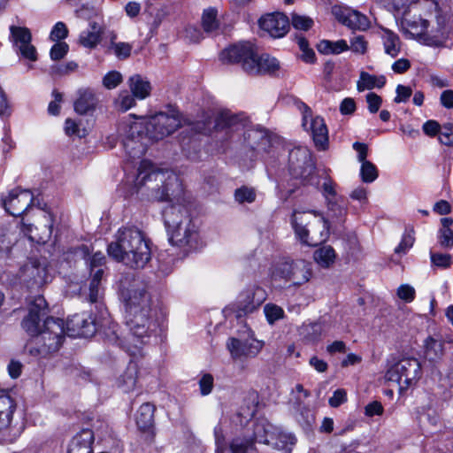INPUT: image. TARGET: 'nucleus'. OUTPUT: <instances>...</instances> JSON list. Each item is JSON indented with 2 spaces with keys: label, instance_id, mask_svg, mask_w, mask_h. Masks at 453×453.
<instances>
[{
  "label": "nucleus",
  "instance_id": "obj_1",
  "mask_svg": "<svg viewBox=\"0 0 453 453\" xmlns=\"http://www.w3.org/2000/svg\"><path fill=\"white\" fill-rule=\"evenodd\" d=\"M134 186L139 191L146 188L150 196L159 201H170L163 211L166 232L179 228L182 224L192 220L187 206L182 203L184 190L178 176L169 170L155 167L150 161L142 160L137 169Z\"/></svg>",
  "mask_w": 453,
  "mask_h": 453
},
{
  "label": "nucleus",
  "instance_id": "obj_58",
  "mask_svg": "<svg viewBox=\"0 0 453 453\" xmlns=\"http://www.w3.org/2000/svg\"><path fill=\"white\" fill-rule=\"evenodd\" d=\"M395 92L396 96L395 97L394 102L396 104L407 102L412 95V89L410 87L401 84L397 85Z\"/></svg>",
  "mask_w": 453,
  "mask_h": 453
},
{
  "label": "nucleus",
  "instance_id": "obj_11",
  "mask_svg": "<svg viewBox=\"0 0 453 453\" xmlns=\"http://www.w3.org/2000/svg\"><path fill=\"white\" fill-rule=\"evenodd\" d=\"M421 376V365L416 358H403L392 365L385 374V379L395 383L400 390L407 389L415 384Z\"/></svg>",
  "mask_w": 453,
  "mask_h": 453
},
{
  "label": "nucleus",
  "instance_id": "obj_25",
  "mask_svg": "<svg viewBox=\"0 0 453 453\" xmlns=\"http://www.w3.org/2000/svg\"><path fill=\"white\" fill-rule=\"evenodd\" d=\"M20 277L32 287H41L50 279L46 265L35 260L23 266Z\"/></svg>",
  "mask_w": 453,
  "mask_h": 453
},
{
  "label": "nucleus",
  "instance_id": "obj_59",
  "mask_svg": "<svg viewBox=\"0 0 453 453\" xmlns=\"http://www.w3.org/2000/svg\"><path fill=\"white\" fill-rule=\"evenodd\" d=\"M397 296L400 299L410 303L415 298V289L408 284L401 285L397 289Z\"/></svg>",
  "mask_w": 453,
  "mask_h": 453
},
{
  "label": "nucleus",
  "instance_id": "obj_63",
  "mask_svg": "<svg viewBox=\"0 0 453 453\" xmlns=\"http://www.w3.org/2000/svg\"><path fill=\"white\" fill-rule=\"evenodd\" d=\"M366 102L368 104L369 111L375 113L379 111L382 103V99L377 94L370 92L366 95Z\"/></svg>",
  "mask_w": 453,
  "mask_h": 453
},
{
  "label": "nucleus",
  "instance_id": "obj_28",
  "mask_svg": "<svg viewBox=\"0 0 453 453\" xmlns=\"http://www.w3.org/2000/svg\"><path fill=\"white\" fill-rule=\"evenodd\" d=\"M43 217L46 224H44L41 228L37 226H34L33 224L22 223L21 232L27 235L31 242L45 243L50 240L52 234V224L50 223L49 216L44 214Z\"/></svg>",
  "mask_w": 453,
  "mask_h": 453
},
{
  "label": "nucleus",
  "instance_id": "obj_7",
  "mask_svg": "<svg viewBox=\"0 0 453 453\" xmlns=\"http://www.w3.org/2000/svg\"><path fill=\"white\" fill-rule=\"evenodd\" d=\"M119 134L123 146L131 157H140L150 144L145 119L123 120L119 125Z\"/></svg>",
  "mask_w": 453,
  "mask_h": 453
},
{
  "label": "nucleus",
  "instance_id": "obj_4",
  "mask_svg": "<svg viewBox=\"0 0 453 453\" xmlns=\"http://www.w3.org/2000/svg\"><path fill=\"white\" fill-rule=\"evenodd\" d=\"M249 124L250 120L243 113L234 114L230 111H222L216 118L215 128L226 130L231 134L243 131V148L251 152L250 157L252 159L262 153L268 152L271 137L265 129L249 127Z\"/></svg>",
  "mask_w": 453,
  "mask_h": 453
},
{
  "label": "nucleus",
  "instance_id": "obj_35",
  "mask_svg": "<svg viewBox=\"0 0 453 453\" xmlns=\"http://www.w3.org/2000/svg\"><path fill=\"white\" fill-rule=\"evenodd\" d=\"M326 332V325L321 321L303 324L300 328V335L307 342H317Z\"/></svg>",
  "mask_w": 453,
  "mask_h": 453
},
{
  "label": "nucleus",
  "instance_id": "obj_19",
  "mask_svg": "<svg viewBox=\"0 0 453 453\" xmlns=\"http://www.w3.org/2000/svg\"><path fill=\"white\" fill-rule=\"evenodd\" d=\"M105 257L101 251L95 252L89 258L91 279L88 285L87 299L92 303H98L103 296L102 279L104 270L102 265Z\"/></svg>",
  "mask_w": 453,
  "mask_h": 453
},
{
  "label": "nucleus",
  "instance_id": "obj_14",
  "mask_svg": "<svg viewBox=\"0 0 453 453\" xmlns=\"http://www.w3.org/2000/svg\"><path fill=\"white\" fill-rule=\"evenodd\" d=\"M298 109L302 113V125L306 130H310L316 148L325 150L328 147V131L325 120L320 116H313L311 109L304 103L298 104Z\"/></svg>",
  "mask_w": 453,
  "mask_h": 453
},
{
  "label": "nucleus",
  "instance_id": "obj_2",
  "mask_svg": "<svg viewBox=\"0 0 453 453\" xmlns=\"http://www.w3.org/2000/svg\"><path fill=\"white\" fill-rule=\"evenodd\" d=\"M49 312L46 300L42 296L35 297L29 304L28 314L22 320V327L31 336H39V348H31L30 354L45 357L56 352L65 339L64 320L47 317Z\"/></svg>",
  "mask_w": 453,
  "mask_h": 453
},
{
  "label": "nucleus",
  "instance_id": "obj_32",
  "mask_svg": "<svg viewBox=\"0 0 453 453\" xmlns=\"http://www.w3.org/2000/svg\"><path fill=\"white\" fill-rule=\"evenodd\" d=\"M127 84L131 94H133V96L138 100H143L150 95L152 89L150 82L147 78L142 77L140 74H134L130 76L128 78Z\"/></svg>",
  "mask_w": 453,
  "mask_h": 453
},
{
  "label": "nucleus",
  "instance_id": "obj_60",
  "mask_svg": "<svg viewBox=\"0 0 453 453\" xmlns=\"http://www.w3.org/2000/svg\"><path fill=\"white\" fill-rule=\"evenodd\" d=\"M200 391L203 395H209L213 388V377L210 373H205L199 380Z\"/></svg>",
  "mask_w": 453,
  "mask_h": 453
},
{
  "label": "nucleus",
  "instance_id": "obj_24",
  "mask_svg": "<svg viewBox=\"0 0 453 453\" xmlns=\"http://www.w3.org/2000/svg\"><path fill=\"white\" fill-rule=\"evenodd\" d=\"M259 26L262 30L268 33L273 38L284 36L289 28V20L282 13L266 14L259 19Z\"/></svg>",
  "mask_w": 453,
  "mask_h": 453
},
{
  "label": "nucleus",
  "instance_id": "obj_16",
  "mask_svg": "<svg viewBox=\"0 0 453 453\" xmlns=\"http://www.w3.org/2000/svg\"><path fill=\"white\" fill-rule=\"evenodd\" d=\"M145 124L150 143L173 133L180 126V120L175 115L159 112L145 119Z\"/></svg>",
  "mask_w": 453,
  "mask_h": 453
},
{
  "label": "nucleus",
  "instance_id": "obj_43",
  "mask_svg": "<svg viewBox=\"0 0 453 453\" xmlns=\"http://www.w3.org/2000/svg\"><path fill=\"white\" fill-rule=\"evenodd\" d=\"M135 97L127 90L121 91L114 101L115 108L120 111H127L135 105Z\"/></svg>",
  "mask_w": 453,
  "mask_h": 453
},
{
  "label": "nucleus",
  "instance_id": "obj_51",
  "mask_svg": "<svg viewBox=\"0 0 453 453\" xmlns=\"http://www.w3.org/2000/svg\"><path fill=\"white\" fill-rule=\"evenodd\" d=\"M236 201L239 203H252L255 201L256 193L252 188L242 187L236 189L234 194Z\"/></svg>",
  "mask_w": 453,
  "mask_h": 453
},
{
  "label": "nucleus",
  "instance_id": "obj_33",
  "mask_svg": "<svg viewBox=\"0 0 453 453\" xmlns=\"http://www.w3.org/2000/svg\"><path fill=\"white\" fill-rule=\"evenodd\" d=\"M296 442V438L290 433H285L280 428H277L273 439L270 441L269 445L273 449L282 451L283 453H291L294 445Z\"/></svg>",
  "mask_w": 453,
  "mask_h": 453
},
{
  "label": "nucleus",
  "instance_id": "obj_61",
  "mask_svg": "<svg viewBox=\"0 0 453 453\" xmlns=\"http://www.w3.org/2000/svg\"><path fill=\"white\" fill-rule=\"evenodd\" d=\"M353 52L358 54H364L367 49V42L361 35L355 36L350 41V47H349Z\"/></svg>",
  "mask_w": 453,
  "mask_h": 453
},
{
  "label": "nucleus",
  "instance_id": "obj_44",
  "mask_svg": "<svg viewBox=\"0 0 453 453\" xmlns=\"http://www.w3.org/2000/svg\"><path fill=\"white\" fill-rule=\"evenodd\" d=\"M360 175L364 182L371 183L378 178V170L372 162H363L361 163Z\"/></svg>",
  "mask_w": 453,
  "mask_h": 453
},
{
  "label": "nucleus",
  "instance_id": "obj_17",
  "mask_svg": "<svg viewBox=\"0 0 453 453\" xmlns=\"http://www.w3.org/2000/svg\"><path fill=\"white\" fill-rule=\"evenodd\" d=\"M256 49L250 42H240L224 49L219 58L224 64L239 65L248 73L247 67L252 65Z\"/></svg>",
  "mask_w": 453,
  "mask_h": 453
},
{
  "label": "nucleus",
  "instance_id": "obj_55",
  "mask_svg": "<svg viewBox=\"0 0 453 453\" xmlns=\"http://www.w3.org/2000/svg\"><path fill=\"white\" fill-rule=\"evenodd\" d=\"M69 46L66 42H57L50 49V58L55 61L60 60L67 54Z\"/></svg>",
  "mask_w": 453,
  "mask_h": 453
},
{
  "label": "nucleus",
  "instance_id": "obj_40",
  "mask_svg": "<svg viewBox=\"0 0 453 453\" xmlns=\"http://www.w3.org/2000/svg\"><path fill=\"white\" fill-rule=\"evenodd\" d=\"M443 354V343L441 341L429 337L425 344V356L432 362L441 358Z\"/></svg>",
  "mask_w": 453,
  "mask_h": 453
},
{
  "label": "nucleus",
  "instance_id": "obj_46",
  "mask_svg": "<svg viewBox=\"0 0 453 453\" xmlns=\"http://www.w3.org/2000/svg\"><path fill=\"white\" fill-rule=\"evenodd\" d=\"M430 258L433 265L439 268H449L452 264V257L449 254L430 251Z\"/></svg>",
  "mask_w": 453,
  "mask_h": 453
},
{
  "label": "nucleus",
  "instance_id": "obj_41",
  "mask_svg": "<svg viewBox=\"0 0 453 453\" xmlns=\"http://www.w3.org/2000/svg\"><path fill=\"white\" fill-rule=\"evenodd\" d=\"M315 261L322 267H329L335 260V251L331 246H323L314 252Z\"/></svg>",
  "mask_w": 453,
  "mask_h": 453
},
{
  "label": "nucleus",
  "instance_id": "obj_6",
  "mask_svg": "<svg viewBox=\"0 0 453 453\" xmlns=\"http://www.w3.org/2000/svg\"><path fill=\"white\" fill-rule=\"evenodd\" d=\"M291 225L297 239L309 246L322 243L329 236V223L317 211L295 210L291 216Z\"/></svg>",
  "mask_w": 453,
  "mask_h": 453
},
{
  "label": "nucleus",
  "instance_id": "obj_30",
  "mask_svg": "<svg viewBox=\"0 0 453 453\" xmlns=\"http://www.w3.org/2000/svg\"><path fill=\"white\" fill-rule=\"evenodd\" d=\"M104 28L96 21L89 23L88 29L82 31L79 36V42L85 48L94 49L102 40Z\"/></svg>",
  "mask_w": 453,
  "mask_h": 453
},
{
  "label": "nucleus",
  "instance_id": "obj_47",
  "mask_svg": "<svg viewBox=\"0 0 453 453\" xmlns=\"http://www.w3.org/2000/svg\"><path fill=\"white\" fill-rule=\"evenodd\" d=\"M297 44L303 52L301 58L306 63H313L315 60V52L309 47V43L304 37H297Z\"/></svg>",
  "mask_w": 453,
  "mask_h": 453
},
{
  "label": "nucleus",
  "instance_id": "obj_36",
  "mask_svg": "<svg viewBox=\"0 0 453 453\" xmlns=\"http://www.w3.org/2000/svg\"><path fill=\"white\" fill-rule=\"evenodd\" d=\"M155 408L149 403H142L136 413V424L141 430H148L154 423Z\"/></svg>",
  "mask_w": 453,
  "mask_h": 453
},
{
  "label": "nucleus",
  "instance_id": "obj_54",
  "mask_svg": "<svg viewBox=\"0 0 453 453\" xmlns=\"http://www.w3.org/2000/svg\"><path fill=\"white\" fill-rule=\"evenodd\" d=\"M68 35V29L64 22H57L53 27L50 38L53 42H58L66 38Z\"/></svg>",
  "mask_w": 453,
  "mask_h": 453
},
{
  "label": "nucleus",
  "instance_id": "obj_26",
  "mask_svg": "<svg viewBox=\"0 0 453 453\" xmlns=\"http://www.w3.org/2000/svg\"><path fill=\"white\" fill-rule=\"evenodd\" d=\"M10 31L13 42L19 48L21 56L31 61H35L37 58L36 50L30 43L31 33L29 29L22 27L11 26Z\"/></svg>",
  "mask_w": 453,
  "mask_h": 453
},
{
  "label": "nucleus",
  "instance_id": "obj_20",
  "mask_svg": "<svg viewBox=\"0 0 453 453\" xmlns=\"http://www.w3.org/2000/svg\"><path fill=\"white\" fill-rule=\"evenodd\" d=\"M34 195L29 189L19 188L11 190L9 195L2 199L5 211L14 217L25 213L34 204Z\"/></svg>",
  "mask_w": 453,
  "mask_h": 453
},
{
  "label": "nucleus",
  "instance_id": "obj_45",
  "mask_svg": "<svg viewBox=\"0 0 453 453\" xmlns=\"http://www.w3.org/2000/svg\"><path fill=\"white\" fill-rule=\"evenodd\" d=\"M264 312L269 324H273L284 316L283 309L274 303L265 304L264 307Z\"/></svg>",
  "mask_w": 453,
  "mask_h": 453
},
{
  "label": "nucleus",
  "instance_id": "obj_56",
  "mask_svg": "<svg viewBox=\"0 0 453 453\" xmlns=\"http://www.w3.org/2000/svg\"><path fill=\"white\" fill-rule=\"evenodd\" d=\"M438 242L442 248L453 245V231L451 228H441L438 232Z\"/></svg>",
  "mask_w": 453,
  "mask_h": 453
},
{
  "label": "nucleus",
  "instance_id": "obj_34",
  "mask_svg": "<svg viewBox=\"0 0 453 453\" xmlns=\"http://www.w3.org/2000/svg\"><path fill=\"white\" fill-rule=\"evenodd\" d=\"M97 100L94 93L88 89L79 90V97L74 102V110L79 114H86L94 111Z\"/></svg>",
  "mask_w": 453,
  "mask_h": 453
},
{
  "label": "nucleus",
  "instance_id": "obj_15",
  "mask_svg": "<svg viewBox=\"0 0 453 453\" xmlns=\"http://www.w3.org/2000/svg\"><path fill=\"white\" fill-rule=\"evenodd\" d=\"M311 276L310 264L304 260L284 262L280 264L273 272L275 280H283L293 286H301L308 282Z\"/></svg>",
  "mask_w": 453,
  "mask_h": 453
},
{
  "label": "nucleus",
  "instance_id": "obj_37",
  "mask_svg": "<svg viewBox=\"0 0 453 453\" xmlns=\"http://www.w3.org/2000/svg\"><path fill=\"white\" fill-rule=\"evenodd\" d=\"M137 372V365L134 362H130L125 372L119 379V387L121 388L124 392H129L135 388Z\"/></svg>",
  "mask_w": 453,
  "mask_h": 453
},
{
  "label": "nucleus",
  "instance_id": "obj_12",
  "mask_svg": "<svg viewBox=\"0 0 453 453\" xmlns=\"http://www.w3.org/2000/svg\"><path fill=\"white\" fill-rule=\"evenodd\" d=\"M266 299V292L264 288L252 286L242 290L235 302L226 308V315L234 314L237 319L242 318L256 311Z\"/></svg>",
  "mask_w": 453,
  "mask_h": 453
},
{
  "label": "nucleus",
  "instance_id": "obj_62",
  "mask_svg": "<svg viewBox=\"0 0 453 453\" xmlns=\"http://www.w3.org/2000/svg\"><path fill=\"white\" fill-rule=\"evenodd\" d=\"M65 131L67 135H76L79 137L85 135V130L81 129L79 125L71 119L65 120Z\"/></svg>",
  "mask_w": 453,
  "mask_h": 453
},
{
  "label": "nucleus",
  "instance_id": "obj_9",
  "mask_svg": "<svg viewBox=\"0 0 453 453\" xmlns=\"http://www.w3.org/2000/svg\"><path fill=\"white\" fill-rule=\"evenodd\" d=\"M99 317L92 314H75L67 320L66 331L71 337H91L97 330L107 323L108 312L102 305H96Z\"/></svg>",
  "mask_w": 453,
  "mask_h": 453
},
{
  "label": "nucleus",
  "instance_id": "obj_42",
  "mask_svg": "<svg viewBox=\"0 0 453 453\" xmlns=\"http://www.w3.org/2000/svg\"><path fill=\"white\" fill-rule=\"evenodd\" d=\"M217 10L214 8H208L203 11L202 15V27L203 31L207 34H211L218 30L219 23L217 19Z\"/></svg>",
  "mask_w": 453,
  "mask_h": 453
},
{
  "label": "nucleus",
  "instance_id": "obj_18",
  "mask_svg": "<svg viewBox=\"0 0 453 453\" xmlns=\"http://www.w3.org/2000/svg\"><path fill=\"white\" fill-rule=\"evenodd\" d=\"M16 410L14 400L4 392H0V441L13 442L20 434V428L11 427V421Z\"/></svg>",
  "mask_w": 453,
  "mask_h": 453
},
{
  "label": "nucleus",
  "instance_id": "obj_39",
  "mask_svg": "<svg viewBox=\"0 0 453 453\" xmlns=\"http://www.w3.org/2000/svg\"><path fill=\"white\" fill-rule=\"evenodd\" d=\"M417 24L420 25V30L417 32L418 35L420 36L423 42L426 45L433 46V47H439L441 45V40L436 36H431L428 32L427 28L429 27V22L426 19H423L419 18L418 20H414L410 24L411 27H414Z\"/></svg>",
  "mask_w": 453,
  "mask_h": 453
},
{
  "label": "nucleus",
  "instance_id": "obj_5",
  "mask_svg": "<svg viewBox=\"0 0 453 453\" xmlns=\"http://www.w3.org/2000/svg\"><path fill=\"white\" fill-rule=\"evenodd\" d=\"M126 326L129 333L124 337L122 347L132 356L141 353L142 346L149 342L151 334L156 331L157 323L152 309L135 308L126 311Z\"/></svg>",
  "mask_w": 453,
  "mask_h": 453
},
{
  "label": "nucleus",
  "instance_id": "obj_57",
  "mask_svg": "<svg viewBox=\"0 0 453 453\" xmlns=\"http://www.w3.org/2000/svg\"><path fill=\"white\" fill-rule=\"evenodd\" d=\"M111 48L113 49L117 58L122 59L128 58L132 50V45L127 42L112 43Z\"/></svg>",
  "mask_w": 453,
  "mask_h": 453
},
{
  "label": "nucleus",
  "instance_id": "obj_13",
  "mask_svg": "<svg viewBox=\"0 0 453 453\" xmlns=\"http://www.w3.org/2000/svg\"><path fill=\"white\" fill-rule=\"evenodd\" d=\"M288 168L291 175L303 184L311 182L315 166L311 153L307 147L298 146L289 151Z\"/></svg>",
  "mask_w": 453,
  "mask_h": 453
},
{
  "label": "nucleus",
  "instance_id": "obj_8",
  "mask_svg": "<svg viewBox=\"0 0 453 453\" xmlns=\"http://www.w3.org/2000/svg\"><path fill=\"white\" fill-rule=\"evenodd\" d=\"M278 427L267 421H260L254 426V439L235 438L232 441L229 449L221 445L218 432L215 431L217 449L216 453H247L253 447L254 441L269 445Z\"/></svg>",
  "mask_w": 453,
  "mask_h": 453
},
{
  "label": "nucleus",
  "instance_id": "obj_50",
  "mask_svg": "<svg viewBox=\"0 0 453 453\" xmlns=\"http://www.w3.org/2000/svg\"><path fill=\"white\" fill-rule=\"evenodd\" d=\"M122 75L118 71H111L103 79L104 86L108 89L115 88L122 82Z\"/></svg>",
  "mask_w": 453,
  "mask_h": 453
},
{
  "label": "nucleus",
  "instance_id": "obj_38",
  "mask_svg": "<svg viewBox=\"0 0 453 453\" xmlns=\"http://www.w3.org/2000/svg\"><path fill=\"white\" fill-rule=\"evenodd\" d=\"M385 83L386 78L383 75L378 77L366 72H361L359 80L357 82V88L359 92L374 88H380Z\"/></svg>",
  "mask_w": 453,
  "mask_h": 453
},
{
  "label": "nucleus",
  "instance_id": "obj_22",
  "mask_svg": "<svg viewBox=\"0 0 453 453\" xmlns=\"http://www.w3.org/2000/svg\"><path fill=\"white\" fill-rule=\"evenodd\" d=\"M333 14L340 23L350 29L365 31L370 27L368 18L357 11L335 6Z\"/></svg>",
  "mask_w": 453,
  "mask_h": 453
},
{
  "label": "nucleus",
  "instance_id": "obj_48",
  "mask_svg": "<svg viewBox=\"0 0 453 453\" xmlns=\"http://www.w3.org/2000/svg\"><path fill=\"white\" fill-rule=\"evenodd\" d=\"M14 242L15 237L8 228H2L0 230V251L9 252Z\"/></svg>",
  "mask_w": 453,
  "mask_h": 453
},
{
  "label": "nucleus",
  "instance_id": "obj_10",
  "mask_svg": "<svg viewBox=\"0 0 453 453\" xmlns=\"http://www.w3.org/2000/svg\"><path fill=\"white\" fill-rule=\"evenodd\" d=\"M119 290L126 311L133 308L136 311L151 309V297L147 290V285L142 280L127 276L120 280Z\"/></svg>",
  "mask_w": 453,
  "mask_h": 453
},
{
  "label": "nucleus",
  "instance_id": "obj_23",
  "mask_svg": "<svg viewBox=\"0 0 453 453\" xmlns=\"http://www.w3.org/2000/svg\"><path fill=\"white\" fill-rule=\"evenodd\" d=\"M167 234L170 243L179 247L193 248L198 240L197 227L193 220L188 221V225L182 224L179 228L173 229Z\"/></svg>",
  "mask_w": 453,
  "mask_h": 453
},
{
  "label": "nucleus",
  "instance_id": "obj_64",
  "mask_svg": "<svg viewBox=\"0 0 453 453\" xmlns=\"http://www.w3.org/2000/svg\"><path fill=\"white\" fill-rule=\"evenodd\" d=\"M347 400V394L344 389H337L334 392L333 395L329 398L328 403L332 407H338Z\"/></svg>",
  "mask_w": 453,
  "mask_h": 453
},
{
  "label": "nucleus",
  "instance_id": "obj_27",
  "mask_svg": "<svg viewBox=\"0 0 453 453\" xmlns=\"http://www.w3.org/2000/svg\"><path fill=\"white\" fill-rule=\"evenodd\" d=\"M247 68L250 75L273 74L280 69V62L268 54L258 55L256 50L252 65Z\"/></svg>",
  "mask_w": 453,
  "mask_h": 453
},
{
  "label": "nucleus",
  "instance_id": "obj_31",
  "mask_svg": "<svg viewBox=\"0 0 453 453\" xmlns=\"http://www.w3.org/2000/svg\"><path fill=\"white\" fill-rule=\"evenodd\" d=\"M296 411L295 418L304 430H310L315 423V417L312 411L302 403V397L296 396L292 403Z\"/></svg>",
  "mask_w": 453,
  "mask_h": 453
},
{
  "label": "nucleus",
  "instance_id": "obj_53",
  "mask_svg": "<svg viewBox=\"0 0 453 453\" xmlns=\"http://www.w3.org/2000/svg\"><path fill=\"white\" fill-rule=\"evenodd\" d=\"M399 39L396 35H389L384 40L385 52L391 57H395L399 52Z\"/></svg>",
  "mask_w": 453,
  "mask_h": 453
},
{
  "label": "nucleus",
  "instance_id": "obj_49",
  "mask_svg": "<svg viewBox=\"0 0 453 453\" xmlns=\"http://www.w3.org/2000/svg\"><path fill=\"white\" fill-rule=\"evenodd\" d=\"M291 22L296 29L304 31L309 30L313 25V20L311 18L307 16H302L296 13L292 14Z\"/></svg>",
  "mask_w": 453,
  "mask_h": 453
},
{
  "label": "nucleus",
  "instance_id": "obj_29",
  "mask_svg": "<svg viewBox=\"0 0 453 453\" xmlns=\"http://www.w3.org/2000/svg\"><path fill=\"white\" fill-rule=\"evenodd\" d=\"M94 433L90 429H82L71 440L67 453H93Z\"/></svg>",
  "mask_w": 453,
  "mask_h": 453
},
{
  "label": "nucleus",
  "instance_id": "obj_21",
  "mask_svg": "<svg viewBox=\"0 0 453 453\" xmlns=\"http://www.w3.org/2000/svg\"><path fill=\"white\" fill-rule=\"evenodd\" d=\"M226 349L234 360L255 357L262 349V343L256 340H240L231 337L226 342Z\"/></svg>",
  "mask_w": 453,
  "mask_h": 453
},
{
  "label": "nucleus",
  "instance_id": "obj_3",
  "mask_svg": "<svg viewBox=\"0 0 453 453\" xmlns=\"http://www.w3.org/2000/svg\"><path fill=\"white\" fill-rule=\"evenodd\" d=\"M110 257L131 268H143L151 258V251L144 234L135 226H124L115 234L107 248Z\"/></svg>",
  "mask_w": 453,
  "mask_h": 453
},
{
  "label": "nucleus",
  "instance_id": "obj_52",
  "mask_svg": "<svg viewBox=\"0 0 453 453\" xmlns=\"http://www.w3.org/2000/svg\"><path fill=\"white\" fill-rule=\"evenodd\" d=\"M439 141L447 146L453 145V124L447 123L442 126L439 133Z\"/></svg>",
  "mask_w": 453,
  "mask_h": 453
}]
</instances>
